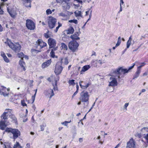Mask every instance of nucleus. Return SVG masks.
Masks as SVG:
<instances>
[{"label": "nucleus", "instance_id": "obj_4", "mask_svg": "<svg viewBox=\"0 0 148 148\" xmlns=\"http://www.w3.org/2000/svg\"><path fill=\"white\" fill-rule=\"evenodd\" d=\"M58 3H61L63 9L69 10L70 8L71 3L70 2V1L69 0H56Z\"/></svg>", "mask_w": 148, "mask_h": 148}, {"label": "nucleus", "instance_id": "obj_23", "mask_svg": "<svg viewBox=\"0 0 148 148\" xmlns=\"http://www.w3.org/2000/svg\"><path fill=\"white\" fill-rule=\"evenodd\" d=\"M129 105V103H126L123 107H121V110L124 112L126 111L127 110V107Z\"/></svg>", "mask_w": 148, "mask_h": 148}, {"label": "nucleus", "instance_id": "obj_21", "mask_svg": "<svg viewBox=\"0 0 148 148\" xmlns=\"http://www.w3.org/2000/svg\"><path fill=\"white\" fill-rule=\"evenodd\" d=\"M7 10L8 12H9L11 17H14L16 15V13L15 11H10V9L8 7H7Z\"/></svg>", "mask_w": 148, "mask_h": 148}, {"label": "nucleus", "instance_id": "obj_20", "mask_svg": "<svg viewBox=\"0 0 148 148\" xmlns=\"http://www.w3.org/2000/svg\"><path fill=\"white\" fill-rule=\"evenodd\" d=\"M130 148H135V142L132 138L130 139Z\"/></svg>", "mask_w": 148, "mask_h": 148}, {"label": "nucleus", "instance_id": "obj_49", "mask_svg": "<svg viewBox=\"0 0 148 148\" xmlns=\"http://www.w3.org/2000/svg\"><path fill=\"white\" fill-rule=\"evenodd\" d=\"M36 95L34 94V95L32 96V98L33 100L32 103H33L34 101Z\"/></svg>", "mask_w": 148, "mask_h": 148}, {"label": "nucleus", "instance_id": "obj_53", "mask_svg": "<svg viewBox=\"0 0 148 148\" xmlns=\"http://www.w3.org/2000/svg\"><path fill=\"white\" fill-rule=\"evenodd\" d=\"M24 58H25L27 60L28 59V57L26 55H24V56H23L22 58V60Z\"/></svg>", "mask_w": 148, "mask_h": 148}, {"label": "nucleus", "instance_id": "obj_39", "mask_svg": "<svg viewBox=\"0 0 148 148\" xmlns=\"http://www.w3.org/2000/svg\"><path fill=\"white\" fill-rule=\"evenodd\" d=\"M4 61L8 63L9 62V60L8 59L6 56L3 58Z\"/></svg>", "mask_w": 148, "mask_h": 148}, {"label": "nucleus", "instance_id": "obj_32", "mask_svg": "<svg viewBox=\"0 0 148 148\" xmlns=\"http://www.w3.org/2000/svg\"><path fill=\"white\" fill-rule=\"evenodd\" d=\"M24 56V54L22 52H21L20 53L17 54V56L19 58H21V59L22 60V58Z\"/></svg>", "mask_w": 148, "mask_h": 148}, {"label": "nucleus", "instance_id": "obj_8", "mask_svg": "<svg viewBox=\"0 0 148 148\" xmlns=\"http://www.w3.org/2000/svg\"><path fill=\"white\" fill-rule=\"evenodd\" d=\"M47 20L49 28L52 29L54 27L57 22L56 19L52 16H49L47 19Z\"/></svg>", "mask_w": 148, "mask_h": 148}, {"label": "nucleus", "instance_id": "obj_26", "mask_svg": "<svg viewBox=\"0 0 148 148\" xmlns=\"http://www.w3.org/2000/svg\"><path fill=\"white\" fill-rule=\"evenodd\" d=\"M74 13L75 14V16L76 17H78V16H80L82 17V15L81 14V12L77 10L75 11L74 12Z\"/></svg>", "mask_w": 148, "mask_h": 148}, {"label": "nucleus", "instance_id": "obj_33", "mask_svg": "<svg viewBox=\"0 0 148 148\" xmlns=\"http://www.w3.org/2000/svg\"><path fill=\"white\" fill-rule=\"evenodd\" d=\"M69 22L70 23H73L75 24H77L78 23L76 19L71 20L69 21Z\"/></svg>", "mask_w": 148, "mask_h": 148}, {"label": "nucleus", "instance_id": "obj_59", "mask_svg": "<svg viewBox=\"0 0 148 148\" xmlns=\"http://www.w3.org/2000/svg\"><path fill=\"white\" fill-rule=\"evenodd\" d=\"M60 15L62 16H63V17H65L66 16L63 13H60Z\"/></svg>", "mask_w": 148, "mask_h": 148}, {"label": "nucleus", "instance_id": "obj_58", "mask_svg": "<svg viewBox=\"0 0 148 148\" xmlns=\"http://www.w3.org/2000/svg\"><path fill=\"white\" fill-rule=\"evenodd\" d=\"M127 148H130V141L127 143Z\"/></svg>", "mask_w": 148, "mask_h": 148}, {"label": "nucleus", "instance_id": "obj_3", "mask_svg": "<svg viewBox=\"0 0 148 148\" xmlns=\"http://www.w3.org/2000/svg\"><path fill=\"white\" fill-rule=\"evenodd\" d=\"M9 115V113L8 112H4L1 115V118L5 120L4 121H1L0 122V127L1 129L3 130L5 127L8 125V123L5 120L7 119V118Z\"/></svg>", "mask_w": 148, "mask_h": 148}, {"label": "nucleus", "instance_id": "obj_55", "mask_svg": "<svg viewBox=\"0 0 148 148\" xmlns=\"http://www.w3.org/2000/svg\"><path fill=\"white\" fill-rule=\"evenodd\" d=\"M11 118H12V119L14 121H16V118L14 116H12L11 117Z\"/></svg>", "mask_w": 148, "mask_h": 148}, {"label": "nucleus", "instance_id": "obj_36", "mask_svg": "<svg viewBox=\"0 0 148 148\" xmlns=\"http://www.w3.org/2000/svg\"><path fill=\"white\" fill-rule=\"evenodd\" d=\"M145 64V63H143L141 64L137 68V70H139L140 71H141V70L140 69L142 67L144 66Z\"/></svg>", "mask_w": 148, "mask_h": 148}, {"label": "nucleus", "instance_id": "obj_48", "mask_svg": "<svg viewBox=\"0 0 148 148\" xmlns=\"http://www.w3.org/2000/svg\"><path fill=\"white\" fill-rule=\"evenodd\" d=\"M45 127V125H40V127L41 131H43L44 130V127Z\"/></svg>", "mask_w": 148, "mask_h": 148}, {"label": "nucleus", "instance_id": "obj_16", "mask_svg": "<svg viewBox=\"0 0 148 148\" xmlns=\"http://www.w3.org/2000/svg\"><path fill=\"white\" fill-rule=\"evenodd\" d=\"M37 43L38 45L41 48H42L47 45V44L40 39H39L38 40Z\"/></svg>", "mask_w": 148, "mask_h": 148}, {"label": "nucleus", "instance_id": "obj_13", "mask_svg": "<svg viewBox=\"0 0 148 148\" xmlns=\"http://www.w3.org/2000/svg\"><path fill=\"white\" fill-rule=\"evenodd\" d=\"M45 95L48 97L50 99L54 95L53 90L51 89H48L45 92Z\"/></svg>", "mask_w": 148, "mask_h": 148}, {"label": "nucleus", "instance_id": "obj_64", "mask_svg": "<svg viewBox=\"0 0 148 148\" xmlns=\"http://www.w3.org/2000/svg\"><path fill=\"white\" fill-rule=\"evenodd\" d=\"M88 103H89V102H87L86 103V105H85L84 106V108H86L88 106Z\"/></svg>", "mask_w": 148, "mask_h": 148}, {"label": "nucleus", "instance_id": "obj_42", "mask_svg": "<svg viewBox=\"0 0 148 148\" xmlns=\"http://www.w3.org/2000/svg\"><path fill=\"white\" fill-rule=\"evenodd\" d=\"M70 122H68V121H65L64 122H62L61 123V124H62V125H63L66 126H67V123H69Z\"/></svg>", "mask_w": 148, "mask_h": 148}, {"label": "nucleus", "instance_id": "obj_31", "mask_svg": "<svg viewBox=\"0 0 148 148\" xmlns=\"http://www.w3.org/2000/svg\"><path fill=\"white\" fill-rule=\"evenodd\" d=\"M6 89V88L5 87H4L3 86H0V94L4 92Z\"/></svg>", "mask_w": 148, "mask_h": 148}, {"label": "nucleus", "instance_id": "obj_63", "mask_svg": "<svg viewBox=\"0 0 148 148\" xmlns=\"http://www.w3.org/2000/svg\"><path fill=\"white\" fill-rule=\"evenodd\" d=\"M124 3V2L123 1V0H120V5L121 4V5H123Z\"/></svg>", "mask_w": 148, "mask_h": 148}, {"label": "nucleus", "instance_id": "obj_50", "mask_svg": "<svg viewBox=\"0 0 148 148\" xmlns=\"http://www.w3.org/2000/svg\"><path fill=\"white\" fill-rule=\"evenodd\" d=\"M148 75V71H146L144 73H143V76H147Z\"/></svg>", "mask_w": 148, "mask_h": 148}, {"label": "nucleus", "instance_id": "obj_22", "mask_svg": "<svg viewBox=\"0 0 148 148\" xmlns=\"http://www.w3.org/2000/svg\"><path fill=\"white\" fill-rule=\"evenodd\" d=\"M60 62L61 64L63 63L65 64H67L69 63L68 59L66 58H61Z\"/></svg>", "mask_w": 148, "mask_h": 148}, {"label": "nucleus", "instance_id": "obj_41", "mask_svg": "<svg viewBox=\"0 0 148 148\" xmlns=\"http://www.w3.org/2000/svg\"><path fill=\"white\" fill-rule=\"evenodd\" d=\"M104 62V60H103L102 59L99 60L97 61L98 63L100 64H101Z\"/></svg>", "mask_w": 148, "mask_h": 148}, {"label": "nucleus", "instance_id": "obj_12", "mask_svg": "<svg viewBox=\"0 0 148 148\" xmlns=\"http://www.w3.org/2000/svg\"><path fill=\"white\" fill-rule=\"evenodd\" d=\"M63 69V67L58 65L56 64L55 66V73L57 75L60 74Z\"/></svg>", "mask_w": 148, "mask_h": 148}, {"label": "nucleus", "instance_id": "obj_5", "mask_svg": "<svg viewBox=\"0 0 148 148\" xmlns=\"http://www.w3.org/2000/svg\"><path fill=\"white\" fill-rule=\"evenodd\" d=\"M79 46V44L76 41L72 40L69 42L68 46L72 51L75 52L77 50Z\"/></svg>", "mask_w": 148, "mask_h": 148}, {"label": "nucleus", "instance_id": "obj_38", "mask_svg": "<svg viewBox=\"0 0 148 148\" xmlns=\"http://www.w3.org/2000/svg\"><path fill=\"white\" fill-rule=\"evenodd\" d=\"M49 31H48L47 32V33H45L44 34V36L46 38H48L49 37H50V36L49 35Z\"/></svg>", "mask_w": 148, "mask_h": 148}, {"label": "nucleus", "instance_id": "obj_61", "mask_svg": "<svg viewBox=\"0 0 148 148\" xmlns=\"http://www.w3.org/2000/svg\"><path fill=\"white\" fill-rule=\"evenodd\" d=\"M79 141L80 143H82L83 142V138H80L79 139Z\"/></svg>", "mask_w": 148, "mask_h": 148}, {"label": "nucleus", "instance_id": "obj_37", "mask_svg": "<svg viewBox=\"0 0 148 148\" xmlns=\"http://www.w3.org/2000/svg\"><path fill=\"white\" fill-rule=\"evenodd\" d=\"M46 13L48 15L51 14L52 13V11L50 9H49L46 10Z\"/></svg>", "mask_w": 148, "mask_h": 148}, {"label": "nucleus", "instance_id": "obj_34", "mask_svg": "<svg viewBox=\"0 0 148 148\" xmlns=\"http://www.w3.org/2000/svg\"><path fill=\"white\" fill-rule=\"evenodd\" d=\"M50 54L51 57H52V58H54L56 57V58H57V56H56L55 55V53L54 52L51 51L50 53Z\"/></svg>", "mask_w": 148, "mask_h": 148}, {"label": "nucleus", "instance_id": "obj_19", "mask_svg": "<svg viewBox=\"0 0 148 148\" xmlns=\"http://www.w3.org/2000/svg\"><path fill=\"white\" fill-rule=\"evenodd\" d=\"M79 36V34L78 32L76 33H75L73 35H71L70 36V38L72 40H79L80 39V38L78 37V36Z\"/></svg>", "mask_w": 148, "mask_h": 148}, {"label": "nucleus", "instance_id": "obj_15", "mask_svg": "<svg viewBox=\"0 0 148 148\" xmlns=\"http://www.w3.org/2000/svg\"><path fill=\"white\" fill-rule=\"evenodd\" d=\"M51 60L50 59L43 63L42 65V68L44 69L48 67L51 64Z\"/></svg>", "mask_w": 148, "mask_h": 148}, {"label": "nucleus", "instance_id": "obj_28", "mask_svg": "<svg viewBox=\"0 0 148 148\" xmlns=\"http://www.w3.org/2000/svg\"><path fill=\"white\" fill-rule=\"evenodd\" d=\"M140 72L141 71H140V70H137V71L136 72L134 75V76L133 77V79H134L138 77Z\"/></svg>", "mask_w": 148, "mask_h": 148}, {"label": "nucleus", "instance_id": "obj_35", "mask_svg": "<svg viewBox=\"0 0 148 148\" xmlns=\"http://www.w3.org/2000/svg\"><path fill=\"white\" fill-rule=\"evenodd\" d=\"M14 129H12L11 128H7L5 129V131L6 132H12V131Z\"/></svg>", "mask_w": 148, "mask_h": 148}, {"label": "nucleus", "instance_id": "obj_7", "mask_svg": "<svg viewBox=\"0 0 148 148\" xmlns=\"http://www.w3.org/2000/svg\"><path fill=\"white\" fill-rule=\"evenodd\" d=\"M89 95L87 91H83L80 94V100L83 102H86L89 99Z\"/></svg>", "mask_w": 148, "mask_h": 148}, {"label": "nucleus", "instance_id": "obj_25", "mask_svg": "<svg viewBox=\"0 0 148 148\" xmlns=\"http://www.w3.org/2000/svg\"><path fill=\"white\" fill-rule=\"evenodd\" d=\"M19 63L20 65L22 67L24 71H25V63L22 61V60H21L19 61Z\"/></svg>", "mask_w": 148, "mask_h": 148}, {"label": "nucleus", "instance_id": "obj_11", "mask_svg": "<svg viewBox=\"0 0 148 148\" xmlns=\"http://www.w3.org/2000/svg\"><path fill=\"white\" fill-rule=\"evenodd\" d=\"M12 133L13 134V138L14 139L17 138L21 135L20 132L16 129H14Z\"/></svg>", "mask_w": 148, "mask_h": 148}, {"label": "nucleus", "instance_id": "obj_2", "mask_svg": "<svg viewBox=\"0 0 148 148\" xmlns=\"http://www.w3.org/2000/svg\"><path fill=\"white\" fill-rule=\"evenodd\" d=\"M5 43L16 52H18L20 50L21 46L18 42L14 44L9 39H7Z\"/></svg>", "mask_w": 148, "mask_h": 148}, {"label": "nucleus", "instance_id": "obj_57", "mask_svg": "<svg viewBox=\"0 0 148 148\" xmlns=\"http://www.w3.org/2000/svg\"><path fill=\"white\" fill-rule=\"evenodd\" d=\"M3 11L1 9V7L0 6V14H3Z\"/></svg>", "mask_w": 148, "mask_h": 148}, {"label": "nucleus", "instance_id": "obj_29", "mask_svg": "<svg viewBox=\"0 0 148 148\" xmlns=\"http://www.w3.org/2000/svg\"><path fill=\"white\" fill-rule=\"evenodd\" d=\"M61 47L63 49L66 50L68 48L67 45L64 43H61Z\"/></svg>", "mask_w": 148, "mask_h": 148}, {"label": "nucleus", "instance_id": "obj_52", "mask_svg": "<svg viewBox=\"0 0 148 148\" xmlns=\"http://www.w3.org/2000/svg\"><path fill=\"white\" fill-rule=\"evenodd\" d=\"M95 102H94V103L92 105V106L90 108V109L88 111V112L87 113H88V112H90L91 110L92 109V108H93V107H94V106L95 105Z\"/></svg>", "mask_w": 148, "mask_h": 148}, {"label": "nucleus", "instance_id": "obj_62", "mask_svg": "<svg viewBox=\"0 0 148 148\" xmlns=\"http://www.w3.org/2000/svg\"><path fill=\"white\" fill-rule=\"evenodd\" d=\"M135 65V64L133 63V65L132 66H130V70L133 68Z\"/></svg>", "mask_w": 148, "mask_h": 148}, {"label": "nucleus", "instance_id": "obj_40", "mask_svg": "<svg viewBox=\"0 0 148 148\" xmlns=\"http://www.w3.org/2000/svg\"><path fill=\"white\" fill-rule=\"evenodd\" d=\"M142 132L144 131H145L148 132V127H144L141 130Z\"/></svg>", "mask_w": 148, "mask_h": 148}, {"label": "nucleus", "instance_id": "obj_30", "mask_svg": "<svg viewBox=\"0 0 148 148\" xmlns=\"http://www.w3.org/2000/svg\"><path fill=\"white\" fill-rule=\"evenodd\" d=\"M75 80L73 79L70 80L69 81V83L70 85H72L73 86H74L75 84V83L74 82Z\"/></svg>", "mask_w": 148, "mask_h": 148}, {"label": "nucleus", "instance_id": "obj_10", "mask_svg": "<svg viewBox=\"0 0 148 148\" xmlns=\"http://www.w3.org/2000/svg\"><path fill=\"white\" fill-rule=\"evenodd\" d=\"M48 43L49 46V49L54 47L56 45L55 40L52 38H50L48 40Z\"/></svg>", "mask_w": 148, "mask_h": 148}, {"label": "nucleus", "instance_id": "obj_47", "mask_svg": "<svg viewBox=\"0 0 148 148\" xmlns=\"http://www.w3.org/2000/svg\"><path fill=\"white\" fill-rule=\"evenodd\" d=\"M144 138L146 140L148 144V134H147L144 137Z\"/></svg>", "mask_w": 148, "mask_h": 148}, {"label": "nucleus", "instance_id": "obj_51", "mask_svg": "<svg viewBox=\"0 0 148 148\" xmlns=\"http://www.w3.org/2000/svg\"><path fill=\"white\" fill-rule=\"evenodd\" d=\"M1 56L2 57H3V58L5 56H6L5 55V53L3 52H1Z\"/></svg>", "mask_w": 148, "mask_h": 148}, {"label": "nucleus", "instance_id": "obj_46", "mask_svg": "<svg viewBox=\"0 0 148 148\" xmlns=\"http://www.w3.org/2000/svg\"><path fill=\"white\" fill-rule=\"evenodd\" d=\"M136 136H138L139 138H141L142 137L141 134L140 133H137L136 134Z\"/></svg>", "mask_w": 148, "mask_h": 148}, {"label": "nucleus", "instance_id": "obj_1", "mask_svg": "<svg viewBox=\"0 0 148 148\" xmlns=\"http://www.w3.org/2000/svg\"><path fill=\"white\" fill-rule=\"evenodd\" d=\"M127 72L128 71L126 69H123L122 68H119L116 71H115V73L117 75L110 77L109 80V87L107 89V91L108 92L113 91L114 90V87L117 85V82L116 79L120 78L121 74H124Z\"/></svg>", "mask_w": 148, "mask_h": 148}, {"label": "nucleus", "instance_id": "obj_18", "mask_svg": "<svg viewBox=\"0 0 148 148\" xmlns=\"http://www.w3.org/2000/svg\"><path fill=\"white\" fill-rule=\"evenodd\" d=\"M83 83L82 81H80L79 82V84L80 87L83 89H86L90 85V84L88 83L86 84L85 85H82V83Z\"/></svg>", "mask_w": 148, "mask_h": 148}, {"label": "nucleus", "instance_id": "obj_56", "mask_svg": "<svg viewBox=\"0 0 148 148\" xmlns=\"http://www.w3.org/2000/svg\"><path fill=\"white\" fill-rule=\"evenodd\" d=\"M51 50V51L54 52V51H55L56 50H57V49L58 48V47H56V48H55V47H54Z\"/></svg>", "mask_w": 148, "mask_h": 148}, {"label": "nucleus", "instance_id": "obj_60", "mask_svg": "<svg viewBox=\"0 0 148 148\" xmlns=\"http://www.w3.org/2000/svg\"><path fill=\"white\" fill-rule=\"evenodd\" d=\"M59 27L57 26L56 29L54 30V32H57L58 30V29L59 28Z\"/></svg>", "mask_w": 148, "mask_h": 148}, {"label": "nucleus", "instance_id": "obj_43", "mask_svg": "<svg viewBox=\"0 0 148 148\" xmlns=\"http://www.w3.org/2000/svg\"><path fill=\"white\" fill-rule=\"evenodd\" d=\"M21 103L22 105L23 106H26L27 105V104L25 103V101L23 100L21 101Z\"/></svg>", "mask_w": 148, "mask_h": 148}, {"label": "nucleus", "instance_id": "obj_14", "mask_svg": "<svg viewBox=\"0 0 148 148\" xmlns=\"http://www.w3.org/2000/svg\"><path fill=\"white\" fill-rule=\"evenodd\" d=\"M23 1L24 5L26 7H31L32 1L31 0H23Z\"/></svg>", "mask_w": 148, "mask_h": 148}, {"label": "nucleus", "instance_id": "obj_9", "mask_svg": "<svg viewBox=\"0 0 148 148\" xmlns=\"http://www.w3.org/2000/svg\"><path fill=\"white\" fill-rule=\"evenodd\" d=\"M26 26L28 29L30 30H34L35 27L34 23L33 21L29 19L26 20Z\"/></svg>", "mask_w": 148, "mask_h": 148}, {"label": "nucleus", "instance_id": "obj_6", "mask_svg": "<svg viewBox=\"0 0 148 148\" xmlns=\"http://www.w3.org/2000/svg\"><path fill=\"white\" fill-rule=\"evenodd\" d=\"M59 80V77H58L56 79L54 76L52 75L48 78L47 80L49 82H52V85L53 87V89L55 90H58V88L57 87V82Z\"/></svg>", "mask_w": 148, "mask_h": 148}, {"label": "nucleus", "instance_id": "obj_54", "mask_svg": "<svg viewBox=\"0 0 148 148\" xmlns=\"http://www.w3.org/2000/svg\"><path fill=\"white\" fill-rule=\"evenodd\" d=\"M129 41H130V38L128 40L127 42V48H129L130 47V44L129 43Z\"/></svg>", "mask_w": 148, "mask_h": 148}, {"label": "nucleus", "instance_id": "obj_45", "mask_svg": "<svg viewBox=\"0 0 148 148\" xmlns=\"http://www.w3.org/2000/svg\"><path fill=\"white\" fill-rule=\"evenodd\" d=\"M121 41V40H118L117 42V43L116 44L115 47H117L120 44Z\"/></svg>", "mask_w": 148, "mask_h": 148}, {"label": "nucleus", "instance_id": "obj_27", "mask_svg": "<svg viewBox=\"0 0 148 148\" xmlns=\"http://www.w3.org/2000/svg\"><path fill=\"white\" fill-rule=\"evenodd\" d=\"M13 148H23V147L21 146L19 143L16 142V144H15L13 147Z\"/></svg>", "mask_w": 148, "mask_h": 148}, {"label": "nucleus", "instance_id": "obj_17", "mask_svg": "<svg viewBox=\"0 0 148 148\" xmlns=\"http://www.w3.org/2000/svg\"><path fill=\"white\" fill-rule=\"evenodd\" d=\"M90 67L89 65H86L84 66L82 68L81 71H80V74H82L84 73L88 70Z\"/></svg>", "mask_w": 148, "mask_h": 148}, {"label": "nucleus", "instance_id": "obj_24", "mask_svg": "<svg viewBox=\"0 0 148 148\" xmlns=\"http://www.w3.org/2000/svg\"><path fill=\"white\" fill-rule=\"evenodd\" d=\"M74 31L73 28L71 27H70L67 30V34H72Z\"/></svg>", "mask_w": 148, "mask_h": 148}, {"label": "nucleus", "instance_id": "obj_44", "mask_svg": "<svg viewBox=\"0 0 148 148\" xmlns=\"http://www.w3.org/2000/svg\"><path fill=\"white\" fill-rule=\"evenodd\" d=\"M2 93V94L4 97L8 96L9 95L8 93H5L4 92H3Z\"/></svg>", "mask_w": 148, "mask_h": 148}]
</instances>
